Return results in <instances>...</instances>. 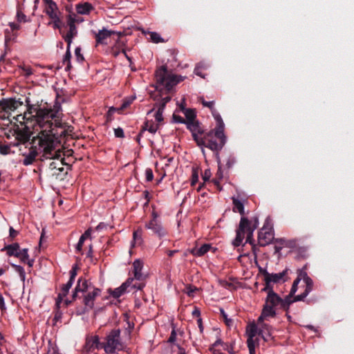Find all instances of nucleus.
I'll list each match as a JSON object with an SVG mask.
<instances>
[{
	"mask_svg": "<svg viewBox=\"0 0 354 354\" xmlns=\"http://www.w3.org/2000/svg\"><path fill=\"white\" fill-rule=\"evenodd\" d=\"M61 105L56 102L53 108L40 107L37 109L36 114L32 121H35L42 130L32 138V142L35 144L38 141L39 149H42L44 154L40 158L44 159L55 158L57 151H55V135L54 127H62V122L59 118Z\"/></svg>",
	"mask_w": 354,
	"mask_h": 354,
	"instance_id": "1",
	"label": "nucleus"
},
{
	"mask_svg": "<svg viewBox=\"0 0 354 354\" xmlns=\"http://www.w3.org/2000/svg\"><path fill=\"white\" fill-rule=\"evenodd\" d=\"M156 89L160 93V97L164 93L170 92L185 77L170 73L166 66H161L156 71Z\"/></svg>",
	"mask_w": 354,
	"mask_h": 354,
	"instance_id": "2",
	"label": "nucleus"
},
{
	"mask_svg": "<svg viewBox=\"0 0 354 354\" xmlns=\"http://www.w3.org/2000/svg\"><path fill=\"white\" fill-rule=\"evenodd\" d=\"M257 228V226H252L250 220L245 217L241 216L239 227L236 231V237L233 241L234 247H238L241 245L245 234L247 233L245 243H250L253 248L254 247V240L253 239V232Z\"/></svg>",
	"mask_w": 354,
	"mask_h": 354,
	"instance_id": "3",
	"label": "nucleus"
},
{
	"mask_svg": "<svg viewBox=\"0 0 354 354\" xmlns=\"http://www.w3.org/2000/svg\"><path fill=\"white\" fill-rule=\"evenodd\" d=\"M202 140L203 141V144L197 145L198 146L209 148L212 151H216L218 153L225 145L226 137L224 134V131L212 129L204 134Z\"/></svg>",
	"mask_w": 354,
	"mask_h": 354,
	"instance_id": "4",
	"label": "nucleus"
},
{
	"mask_svg": "<svg viewBox=\"0 0 354 354\" xmlns=\"http://www.w3.org/2000/svg\"><path fill=\"white\" fill-rule=\"evenodd\" d=\"M120 333L121 331L119 328H114L107 334L105 341L102 344V348L105 353L111 354L123 349L124 344L120 337Z\"/></svg>",
	"mask_w": 354,
	"mask_h": 354,
	"instance_id": "5",
	"label": "nucleus"
},
{
	"mask_svg": "<svg viewBox=\"0 0 354 354\" xmlns=\"http://www.w3.org/2000/svg\"><path fill=\"white\" fill-rule=\"evenodd\" d=\"M23 105V102L20 99L16 100L15 98H3L0 102V119L8 120L10 119L12 112L17 110L19 107Z\"/></svg>",
	"mask_w": 354,
	"mask_h": 354,
	"instance_id": "6",
	"label": "nucleus"
},
{
	"mask_svg": "<svg viewBox=\"0 0 354 354\" xmlns=\"http://www.w3.org/2000/svg\"><path fill=\"white\" fill-rule=\"evenodd\" d=\"M281 302H282V298L277 293L268 294L263 307L264 314L271 315V317H274L277 315L276 308L279 306Z\"/></svg>",
	"mask_w": 354,
	"mask_h": 354,
	"instance_id": "7",
	"label": "nucleus"
},
{
	"mask_svg": "<svg viewBox=\"0 0 354 354\" xmlns=\"http://www.w3.org/2000/svg\"><path fill=\"white\" fill-rule=\"evenodd\" d=\"M186 125L187 129L191 131L193 139L196 142V144H203L202 138L207 132H205L203 129L202 124L198 120H196L193 122H186Z\"/></svg>",
	"mask_w": 354,
	"mask_h": 354,
	"instance_id": "8",
	"label": "nucleus"
},
{
	"mask_svg": "<svg viewBox=\"0 0 354 354\" xmlns=\"http://www.w3.org/2000/svg\"><path fill=\"white\" fill-rule=\"evenodd\" d=\"M101 290L97 288H93L92 291H90V289L84 293L83 296V304L85 306V308L82 311H77V315H82L88 309H92L94 306V302L95 298L100 295Z\"/></svg>",
	"mask_w": 354,
	"mask_h": 354,
	"instance_id": "9",
	"label": "nucleus"
},
{
	"mask_svg": "<svg viewBox=\"0 0 354 354\" xmlns=\"http://www.w3.org/2000/svg\"><path fill=\"white\" fill-rule=\"evenodd\" d=\"M29 144L31 145V147L29 148L28 153H23L24 159L21 160L23 165L25 166L32 165L35 161L36 157L39 153L42 152L44 153L42 149H39L38 141H36V142L33 144L32 139Z\"/></svg>",
	"mask_w": 354,
	"mask_h": 354,
	"instance_id": "10",
	"label": "nucleus"
},
{
	"mask_svg": "<svg viewBox=\"0 0 354 354\" xmlns=\"http://www.w3.org/2000/svg\"><path fill=\"white\" fill-rule=\"evenodd\" d=\"M274 239V234L271 228L263 226L258 234V242L260 246L270 244Z\"/></svg>",
	"mask_w": 354,
	"mask_h": 354,
	"instance_id": "11",
	"label": "nucleus"
},
{
	"mask_svg": "<svg viewBox=\"0 0 354 354\" xmlns=\"http://www.w3.org/2000/svg\"><path fill=\"white\" fill-rule=\"evenodd\" d=\"M26 102L27 110L26 111L24 112V115H17V117L15 118L17 121H19V118H21V119H23L24 120L32 121V120L34 118V115L36 114L37 111V109H40L41 107V105L38 104H31L30 103V100L28 98L26 99Z\"/></svg>",
	"mask_w": 354,
	"mask_h": 354,
	"instance_id": "12",
	"label": "nucleus"
},
{
	"mask_svg": "<svg viewBox=\"0 0 354 354\" xmlns=\"http://www.w3.org/2000/svg\"><path fill=\"white\" fill-rule=\"evenodd\" d=\"M91 283H88L86 279H83L82 277L79 278L72 295V301H75L78 297V294L80 292L85 293L87 292L89 289H91Z\"/></svg>",
	"mask_w": 354,
	"mask_h": 354,
	"instance_id": "13",
	"label": "nucleus"
},
{
	"mask_svg": "<svg viewBox=\"0 0 354 354\" xmlns=\"http://www.w3.org/2000/svg\"><path fill=\"white\" fill-rule=\"evenodd\" d=\"M75 24V19L71 16H69L68 19V26L69 27V30L66 35H62V37L67 44H71L73 38L75 37L77 34V28Z\"/></svg>",
	"mask_w": 354,
	"mask_h": 354,
	"instance_id": "14",
	"label": "nucleus"
},
{
	"mask_svg": "<svg viewBox=\"0 0 354 354\" xmlns=\"http://www.w3.org/2000/svg\"><path fill=\"white\" fill-rule=\"evenodd\" d=\"M147 229L151 230L155 234L159 237L165 236L167 234V230L163 227L160 221L150 220L145 224Z\"/></svg>",
	"mask_w": 354,
	"mask_h": 354,
	"instance_id": "15",
	"label": "nucleus"
},
{
	"mask_svg": "<svg viewBox=\"0 0 354 354\" xmlns=\"http://www.w3.org/2000/svg\"><path fill=\"white\" fill-rule=\"evenodd\" d=\"M133 282V278H129L124 283H123L120 287L115 288L113 290H109L110 295L115 299L119 298L126 292H130L128 288L131 284Z\"/></svg>",
	"mask_w": 354,
	"mask_h": 354,
	"instance_id": "16",
	"label": "nucleus"
},
{
	"mask_svg": "<svg viewBox=\"0 0 354 354\" xmlns=\"http://www.w3.org/2000/svg\"><path fill=\"white\" fill-rule=\"evenodd\" d=\"M16 139L22 144H26L30 140L32 132L30 129L26 126L24 128L18 129L15 131Z\"/></svg>",
	"mask_w": 354,
	"mask_h": 354,
	"instance_id": "17",
	"label": "nucleus"
},
{
	"mask_svg": "<svg viewBox=\"0 0 354 354\" xmlns=\"http://www.w3.org/2000/svg\"><path fill=\"white\" fill-rule=\"evenodd\" d=\"M289 269L286 268L281 272L279 273H269L266 272V277L270 278V281L273 283H278L280 282H285L288 280Z\"/></svg>",
	"mask_w": 354,
	"mask_h": 354,
	"instance_id": "18",
	"label": "nucleus"
},
{
	"mask_svg": "<svg viewBox=\"0 0 354 354\" xmlns=\"http://www.w3.org/2000/svg\"><path fill=\"white\" fill-rule=\"evenodd\" d=\"M143 268V262L140 261V259H136L133 263V274H134V279H136L138 281H144L145 279V275H144L142 273V269Z\"/></svg>",
	"mask_w": 354,
	"mask_h": 354,
	"instance_id": "19",
	"label": "nucleus"
},
{
	"mask_svg": "<svg viewBox=\"0 0 354 354\" xmlns=\"http://www.w3.org/2000/svg\"><path fill=\"white\" fill-rule=\"evenodd\" d=\"M115 33V32L114 31L108 30L105 28H103L102 30H100L97 33H95V35L97 44H106V39Z\"/></svg>",
	"mask_w": 354,
	"mask_h": 354,
	"instance_id": "20",
	"label": "nucleus"
},
{
	"mask_svg": "<svg viewBox=\"0 0 354 354\" xmlns=\"http://www.w3.org/2000/svg\"><path fill=\"white\" fill-rule=\"evenodd\" d=\"M73 284V281L71 280H68V282L66 284H63L61 292L58 294L57 299L56 301V306L57 308H59V304L63 300L64 297H65L68 293L71 288L72 287Z\"/></svg>",
	"mask_w": 354,
	"mask_h": 354,
	"instance_id": "21",
	"label": "nucleus"
},
{
	"mask_svg": "<svg viewBox=\"0 0 354 354\" xmlns=\"http://www.w3.org/2000/svg\"><path fill=\"white\" fill-rule=\"evenodd\" d=\"M45 12L50 19H55L58 15V7L56 3L50 1V3L46 4Z\"/></svg>",
	"mask_w": 354,
	"mask_h": 354,
	"instance_id": "22",
	"label": "nucleus"
},
{
	"mask_svg": "<svg viewBox=\"0 0 354 354\" xmlns=\"http://www.w3.org/2000/svg\"><path fill=\"white\" fill-rule=\"evenodd\" d=\"M102 344L103 342L100 341V338L97 335H94L86 338V344L90 350L94 348H102Z\"/></svg>",
	"mask_w": 354,
	"mask_h": 354,
	"instance_id": "23",
	"label": "nucleus"
},
{
	"mask_svg": "<svg viewBox=\"0 0 354 354\" xmlns=\"http://www.w3.org/2000/svg\"><path fill=\"white\" fill-rule=\"evenodd\" d=\"M19 244L17 243H14L12 244L6 245L1 250L2 251H6V254L9 257H15L18 256V253L19 252Z\"/></svg>",
	"mask_w": 354,
	"mask_h": 354,
	"instance_id": "24",
	"label": "nucleus"
},
{
	"mask_svg": "<svg viewBox=\"0 0 354 354\" xmlns=\"http://www.w3.org/2000/svg\"><path fill=\"white\" fill-rule=\"evenodd\" d=\"M212 248V246L210 244H203L201 248H194L192 250H189V252L193 254L194 256L196 257H202L205 254H206L208 251L210 250Z\"/></svg>",
	"mask_w": 354,
	"mask_h": 354,
	"instance_id": "25",
	"label": "nucleus"
},
{
	"mask_svg": "<svg viewBox=\"0 0 354 354\" xmlns=\"http://www.w3.org/2000/svg\"><path fill=\"white\" fill-rule=\"evenodd\" d=\"M92 10H93V6L88 2L84 3H78L76 5V11L80 15H87Z\"/></svg>",
	"mask_w": 354,
	"mask_h": 354,
	"instance_id": "26",
	"label": "nucleus"
},
{
	"mask_svg": "<svg viewBox=\"0 0 354 354\" xmlns=\"http://www.w3.org/2000/svg\"><path fill=\"white\" fill-rule=\"evenodd\" d=\"M232 201L234 205L232 209L233 212H239L241 215H242V216H243L245 214L243 203L234 196L232 197Z\"/></svg>",
	"mask_w": 354,
	"mask_h": 354,
	"instance_id": "27",
	"label": "nucleus"
},
{
	"mask_svg": "<svg viewBox=\"0 0 354 354\" xmlns=\"http://www.w3.org/2000/svg\"><path fill=\"white\" fill-rule=\"evenodd\" d=\"M212 114L216 122V127L214 129L224 131L225 124L219 113L215 109L212 110Z\"/></svg>",
	"mask_w": 354,
	"mask_h": 354,
	"instance_id": "28",
	"label": "nucleus"
},
{
	"mask_svg": "<svg viewBox=\"0 0 354 354\" xmlns=\"http://www.w3.org/2000/svg\"><path fill=\"white\" fill-rule=\"evenodd\" d=\"M159 124L155 125L153 121H146L142 127V132L148 131L151 133H155L158 129Z\"/></svg>",
	"mask_w": 354,
	"mask_h": 354,
	"instance_id": "29",
	"label": "nucleus"
},
{
	"mask_svg": "<svg viewBox=\"0 0 354 354\" xmlns=\"http://www.w3.org/2000/svg\"><path fill=\"white\" fill-rule=\"evenodd\" d=\"M71 44H67V49L63 59V64H66V71H70L71 68V53L70 51Z\"/></svg>",
	"mask_w": 354,
	"mask_h": 354,
	"instance_id": "30",
	"label": "nucleus"
},
{
	"mask_svg": "<svg viewBox=\"0 0 354 354\" xmlns=\"http://www.w3.org/2000/svg\"><path fill=\"white\" fill-rule=\"evenodd\" d=\"M135 100L134 97H127L123 100V102L121 106L118 109V113H122L128 106H129L133 101Z\"/></svg>",
	"mask_w": 354,
	"mask_h": 354,
	"instance_id": "31",
	"label": "nucleus"
},
{
	"mask_svg": "<svg viewBox=\"0 0 354 354\" xmlns=\"http://www.w3.org/2000/svg\"><path fill=\"white\" fill-rule=\"evenodd\" d=\"M133 246L141 245V243L142 242V230L141 229H138L137 230L134 231V232L133 234Z\"/></svg>",
	"mask_w": 354,
	"mask_h": 354,
	"instance_id": "32",
	"label": "nucleus"
},
{
	"mask_svg": "<svg viewBox=\"0 0 354 354\" xmlns=\"http://www.w3.org/2000/svg\"><path fill=\"white\" fill-rule=\"evenodd\" d=\"M292 304V297H290V296H286L285 299H282V302L280 303L279 307L281 309L285 310L286 312H288L290 306Z\"/></svg>",
	"mask_w": 354,
	"mask_h": 354,
	"instance_id": "33",
	"label": "nucleus"
},
{
	"mask_svg": "<svg viewBox=\"0 0 354 354\" xmlns=\"http://www.w3.org/2000/svg\"><path fill=\"white\" fill-rule=\"evenodd\" d=\"M185 115L186 117L185 122H193L196 121V113L193 109H187L185 111Z\"/></svg>",
	"mask_w": 354,
	"mask_h": 354,
	"instance_id": "34",
	"label": "nucleus"
},
{
	"mask_svg": "<svg viewBox=\"0 0 354 354\" xmlns=\"http://www.w3.org/2000/svg\"><path fill=\"white\" fill-rule=\"evenodd\" d=\"M264 282H265V286L261 290V291L267 292V295L271 294L272 292L274 293L275 292L273 290V286L272 285V282L270 281V278L266 277V279H264Z\"/></svg>",
	"mask_w": 354,
	"mask_h": 354,
	"instance_id": "35",
	"label": "nucleus"
},
{
	"mask_svg": "<svg viewBox=\"0 0 354 354\" xmlns=\"http://www.w3.org/2000/svg\"><path fill=\"white\" fill-rule=\"evenodd\" d=\"M199 169L196 167H192L191 186L194 187L198 181Z\"/></svg>",
	"mask_w": 354,
	"mask_h": 354,
	"instance_id": "36",
	"label": "nucleus"
},
{
	"mask_svg": "<svg viewBox=\"0 0 354 354\" xmlns=\"http://www.w3.org/2000/svg\"><path fill=\"white\" fill-rule=\"evenodd\" d=\"M17 258H19L21 262L26 263L27 260L29 259V254H28V249L24 248L23 250L19 249V252L18 253V256H17Z\"/></svg>",
	"mask_w": 354,
	"mask_h": 354,
	"instance_id": "37",
	"label": "nucleus"
},
{
	"mask_svg": "<svg viewBox=\"0 0 354 354\" xmlns=\"http://www.w3.org/2000/svg\"><path fill=\"white\" fill-rule=\"evenodd\" d=\"M306 266H304L302 269L298 270L297 279H299V281L303 279V281L305 282L307 280L311 279L310 277H308L307 272H306Z\"/></svg>",
	"mask_w": 354,
	"mask_h": 354,
	"instance_id": "38",
	"label": "nucleus"
},
{
	"mask_svg": "<svg viewBox=\"0 0 354 354\" xmlns=\"http://www.w3.org/2000/svg\"><path fill=\"white\" fill-rule=\"evenodd\" d=\"M12 266L15 269V271L19 273L21 279L24 281L26 278V272L24 268L21 266H17L15 264H12Z\"/></svg>",
	"mask_w": 354,
	"mask_h": 354,
	"instance_id": "39",
	"label": "nucleus"
},
{
	"mask_svg": "<svg viewBox=\"0 0 354 354\" xmlns=\"http://www.w3.org/2000/svg\"><path fill=\"white\" fill-rule=\"evenodd\" d=\"M53 20V22H49L48 23V25L51 24V23H53V26L55 29H59V31H60V33L62 34V30H61V28H62V26H61V24H62V21L59 19V15L57 16V18L55 19H51Z\"/></svg>",
	"mask_w": 354,
	"mask_h": 354,
	"instance_id": "40",
	"label": "nucleus"
},
{
	"mask_svg": "<svg viewBox=\"0 0 354 354\" xmlns=\"http://www.w3.org/2000/svg\"><path fill=\"white\" fill-rule=\"evenodd\" d=\"M150 38L153 42L156 44L159 42H162L164 41L163 39L160 37V35L156 32H150Z\"/></svg>",
	"mask_w": 354,
	"mask_h": 354,
	"instance_id": "41",
	"label": "nucleus"
},
{
	"mask_svg": "<svg viewBox=\"0 0 354 354\" xmlns=\"http://www.w3.org/2000/svg\"><path fill=\"white\" fill-rule=\"evenodd\" d=\"M250 354H255V342L254 339L248 338L247 340Z\"/></svg>",
	"mask_w": 354,
	"mask_h": 354,
	"instance_id": "42",
	"label": "nucleus"
},
{
	"mask_svg": "<svg viewBox=\"0 0 354 354\" xmlns=\"http://www.w3.org/2000/svg\"><path fill=\"white\" fill-rule=\"evenodd\" d=\"M259 329V326L256 324H252L250 328L248 338L254 339V337L257 335Z\"/></svg>",
	"mask_w": 354,
	"mask_h": 354,
	"instance_id": "43",
	"label": "nucleus"
},
{
	"mask_svg": "<svg viewBox=\"0 0 354 354\" xmlns=\"http://www.w3.org/2000/svg\"><path fill=\"white\" fill-rule=\"evenodd\" d=\"M145 286V283L143 281H138V282H136L134 283H131L128 290L136 289V290H142L143 287Z\"/></svg>",
	"mask_w": 354,
	"mask_h": 354,
	"instance_id": "44",
	"label": "nucleus"
},
{
	"mask_svg": "<svg viewBox=\"0 0 354 354\" xmlns=\"http://www.w3.org/2000/svg\"><path fill=\"white\" fill-rule=\"evenodd\" d=\"M200 102L202 103V104L204 106L208 107L210 109L211 112L212 111V110L215 109L214 101L207 102V101H205L203 97H201V98H200Z\"/></svg>",
	"mask_w": 354,
	"mask_h": 354,
	"instance_id": "45",
	"label": "nucleus"
},
{
	"mask_svg": "<svg viewBox=\"0 0 354 354\" xmlns=\"http://www.w3.org/2000/svg\"><path fill=\"white\" fill-rule=\"evenodd\" d=\"M306 283V288L304 292H305L307 295L313 290V281L311 279L307 280L304 282Z\"/></svg>",
	"mask_w": 354,
	"mask_h": 354,
	"instance_id": "46",
	"label": "nucleus"
},
{
	"mask_svg": "<svg viewBox=\"0 0 354 354\" xmlns=\"http://www.w3.org/2000/svg\"><path fill=\"white\" fill-rule=\"evenodd\" d=\"M223 178V172L221 166L218 165V169L216 174V178L214 179V183L216 185H219V180Z\"/></svg>",
	"mask_w": 354,
	"mask_h": 354,
	"instance_id": "47",
	"label": "nucleus"
},
{
	"mask_svg": "<svg viewBox=\"0 0 354 354\" xmlns=\"http://www.w3.org/2000/svg\"><path fill=\"white\" fill-rule=\"evenodd\" d=\"M299 283V279H296L294 281L292 288H291V290H290V292L288 296H290V297H292L294 296V295L295 294V292L297 290V286H298Z\"/></svg>",
	"mask_w": 354,
	"mask_h": 354,
	"instance_id": "48",
	"label": "nucleus"
},
{
	"mask_svg": "<svg viewBox=\"0 0 354 354\" xmlns=\"http://www.w3.org/2000/svg\"><path fill=\"white\" fill-rule=\"evenodd\" d=\"M21 69L22 70L23 73L26 77H29L33 73L32 69L30 66H21Z\"/></svg>",
	"mask_w": 354,
	"mask_h": 354,
	"instance_id": "49",
	"label": "nucleus"
},
{
	"mask_svg": "<svg viewBox=\"0 0 354 354\" xmlns=\"http://www.w3.org/2000/svg\"><path fill=\"white\" fill-rule=\"evenodd\" d=\"M271 317V315H267V314H264V308L262 309V312H261V315L259 316V317L257 319V326H260L262 323H264L263 321L265 319H266L267 317Z\"/></svg>",
	"mask_w": 354,
	"mask_h": 354,
	"instance_id": "50",
	"label": "nucleus"
},
{
	"mask_svg": "<svg viewBox=\"0 0 354 354\" xmlns=\"http://www.w3.org/2000/svg\"><path fill=\"white\" fill-rule=\"evenodd\" d=\"M145 177L148 182H151L153 179V171L151 168H147L145 170Z\"/></svg>",
	"mask_w": 354,
	"mask_h": 354,
	"instance_id": "51",
	"label": "nucleus"
},
{
	"mask_svg": "<svg viewBox=\"0 0 354 354\" xmlns=\"http://www.w3.org/2000/svg\"><path fill=\"white\" fill-rule=\"evenodd\" d=\"M270 327V326L268 324H267L266 323H262L260 326H259V334L261 335L263 337V333L265 330H267L269 333Z\"/></svg>",
	"mask_w": 354,
	"mask_h": 354,
	"instance_id": "52",
	"label": "nucleus"
},
{
	"mask_svg": "<svg viewBox=\"0 0 354 354\" xmlns=\"http://www.w3.org/2000/svg\"><path fill=\"white\" fill-rule=\"evenodd\" d=\"M221 314L223 318V320L227 326H230L232 324V320L231 319H228L227 314L225 313L223 309H221Z\"/></svg>",
	"mask_w": 354,
	"mask_h": 354,
	"instance_id": "53",
	"label": "nucleus"
},
{
	"mask_svg": "<svg viewBox=\"0 0 354 354\" xmlns=\"http://www.w3.org/2000/svg\"><path fill=\"white\" fill-rule=\"evenodd\" d=\"M10 151V147L7 145H0V153L3 155H7Z\"/></svg>",
	"mask_w": 354,
	"mask_h": 354,
	"instance_id": "54",
	"label": "nucleus"
},
{
	"mask_svg": "<svg viewBox=\"0 0 354 354\" xmlns=\"http://www.w3.org/2000/svg\"><path fill=\"white\" fill-rule=\"evenodd\" d=\"M75 55L78 62H82L84 60L83 55L81 54V48L77 47L75 50Z\"/></svg>",
	"mask_w": 354,
	"mask_h": 354,
	"instance_id": "55",
	"label": "nucleus"
},
{
	"mask_svg": "<svg viewBox=\"0 0 354 354\" xmlns=\"http://www.w3.org/2000/svg\"><path fill=\"white\" fill-rule=\"evenodd\" d=\"M18 234H19L18 231L15 230L12 227H10L9 238L10 239V241L14 240Z\"/></svg>",
	"mask_w": 354,
	"mask_h": 354,
	"instance_id": "56",
	"label": "nucleus"
},
{
	"mask_svg": "<svg viewBox=\"0 0 354 354\" xmlns=\"http://www.w3.org/2000/svg\"><path fill=\"white\" fill-rule=\"evenodd\" d=\"M77 266H73L72 269L70 271V279H69V280H71L72 281L74 282L75 279V277L77 276Z\"/></svg>",
	"mask_w": 354,
	"mask_h": 354,
	"instance_id": "57",
	"label": "nucleus"
},
{
	"mask_svg": "<svg viewBox=\"0 0 354 354\" xmlns=\"http://www.w3.org/2000/svg\"><path fill=\"white\" fill-rule=\"evenodd\" d=\"M308 295L305 292H303L301 295L295 296L293 299L292 298V302L294 303V302L299 301H304V299Z\"/></svg>",
	"mask_w": 354,
	"mask_h": 354,
	"instance_id": "58",
	"label": "nucleus"
},
{
	"mask_svg": "<svg viewBox=\"0 0 354 354\" xmlns=\"http://www.w3.org/2000/svg\"><path fill=\"white\" fill-rule=\"evenodd\" d=\"M114 134L116 138H124V133L122 128L118 127L114 129Z\"/></svg>",
	"mask_w": 354,
	"mask_h": 354,
	"instance_id": "59",
	"label": "nucleus"
},
{
	"mask_svg": "<svg viewBox=\"0 0 354 354\" xmlns=\"http://www.w3.org/2000/svg\"><path fill=\"white\" fill-rule=\"evenodd\" d=\"M84 237H80L79 241L76 245V251L81 253L82 250V246L84 242Z\"/></svg>",
	"mask_w": 354,
	"mask_h": 354,
	"instance_id": "60",
	"label": "nucleus"
},
{
	"mask_svg": "<svg viewBox=\"0 0 354 354\" xmlns=\"http://www.w3.org/2000/svg\"><path fill=\"white\" fill-rule=\"evenodd\" d=\"M64 165H67L68 169H71L72 166L71 165H68L64 162V158H62L60 161V165L58 167L57 170L59 172H62L64 171Z\"/></svg>",
	"mask_w": 354,
	"mask_h": 354,
	"instance_id": "61",
	"label": "nucleus"
},
{
	"mask_svg": "<svg viewBox=\"0 0 354 354\" xmlns=\"http://www.w3.org/2000/svg\"><path fill=\"white\" fill-rule=\"evenodd\" d=\"M162 113H163V112H161L160 111H158V110H157L156 113H155V115H154L155 119L158 122H161L162 121H163Z\"/></svg>",
	"mask_w": 354,
	"mask_h": 354,
	"instance_id": "62",
	"label": "nucleus"
},
{
	"mask_svg": "<svg viewBox=\"0 0 354 354\" xmlns=\"http://www.w3.org/2000/svg\"><path fill=\"white\" fill-rule=\"evenodd\" d=\"M173 118L174 120V121L176 122H178V123H182V124H186V122H185V120L182 118L180 115H173Z\"/></svg>",
	"mask_w": 354,
	"mask_h": 354,
	"instance_id": "63",
	"label": "nucleus"
},
{
	"mask_svg": "<svg viewBox=\"0 0 354 354\" xmlns=\"http://www.w3.org/2000/svg\"><path fill=\"white\" fill-rule=\"evenodd\" d=\"M60 165V162L53 161L49 165V169L50 170L57 169L58 167Z\"/></svg>",
	"mask_w": 354,
	"mask_h": 354,
	"instance_id": "64",
	"label": "nucleus"
}]
</instances>
